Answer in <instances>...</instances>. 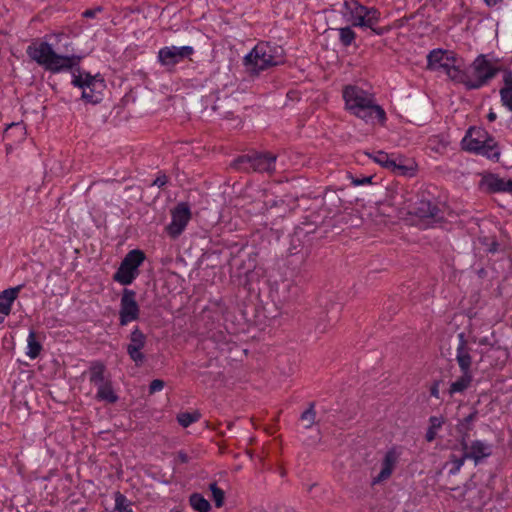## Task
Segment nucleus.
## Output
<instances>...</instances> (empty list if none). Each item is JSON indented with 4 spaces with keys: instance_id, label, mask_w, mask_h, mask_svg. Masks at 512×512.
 Segmentation results:
<instances>
[{
    "instance_id": "obj_46",
    "label": "nucleus",
    "mask_w": 512,
    "mask_h": 512,
    "mask_svg": "<svg viewBox=\"0 0 512 512\" xmlns=\"http://www.w3.org/2000/svg\"><path fill=\"white\" fill-rule=\"evenodd\" d=\"M487 119L489 122H494L497 119V114L490 109L489 113L487 114Z\"/></svg>"
},
{
    "instance_id": "obj_48",
    "label": "nucleus",
    "mask_w": 512,
    "mask_h": 512,
    "mask_svg": "<svg viewBox=\"0 0 512 512\" xmlns=\"http://www.w3.org/2000/svg\"><path fill=\"white\" fill-rule=\"evenodd\" d=\"M504 0H484L487 6L492 7L495 6L498 3L503 2Z\"/></svg>"
},
{
    "instance_id": "obj_50",
    "label": "nucleus",
    "mask_w": 512,
    "mask_h": 512,
    "mask_svg": "<svg viewBox=\"0 0 512 512\" xmlns=\"http://www.w3.org/2000/svg\"><path fill=\"white\" fill-rule=\"evenodd\" d=\"M479 343H480V344H486V343H487V339H486V338L481 339V340L479 341Z\"/></svg>"
},
{
    "instance_id": "obj_31",
    "label": "nucleus",
    "mask_w": 512,
    "mask_h": 512,
    "mask_svg": "<svg viewBox=\"0 0 512 512\" xmlns=\"http://www.w3.org/2000/svg\"><path fill=\"white\" fill-rule=\"evenodd\" d=\"M468 460L465 458L464 452H462L461 456H457L455 454H451L449 456V460L445 463V467L450 466V469L448 471L449 475H456L460 472L461 468L463 467L465 461Z\"/></svg>"
},
{
    "instance_id": "obj_19",
    "label": "nucleus",
    "mask_w": 512,
    "mask_h": 512,
    "mask_svg": "<svg viewBox=\"0 0 512 512\" xmlns=\"http://www.w3.org/2000/svg\"><path fill=\"white\" fill-rule=\"evenodd\" d=\"M501 105L512 112V71L503 70V86L499 90Z\"/></svg>"
},
{
    "instance_id": "obj_7",
    "label": "nucleus",
    "mask_w": 512,
    "mask_h": 512,
    "mask_svg": "<svg viewBox=\"0 0 512 512\" xmlns=\"http://www.w3.org/2000/svg\"><path fill=\"white\" fill-rule=\"evenodd\" d=\"M144 260L145 254L141 250L134 249L129 251L122 260L113 279L122 285H130L137 277L138 267Z\"/></svg>"
},
{
    "instance_id": "obj_47",
    "label": "nucleus",
    "mask_w": 512,
    "mask_h": 512,
    "mask_svg": "<svg viewBox=\"0 0 512 512\" xmlns=\"http://www.w3.org/2000/svg\"><path fill=\"white\" fill-rule=\"evenodd\" d=\"M12 128H17V129H19L21 132H22V130H23V128L20 126V124H18V123H11V124L7 127V129L5 130V135H7L8 130H9V129H12Z\"/></svg>"
},
{
    "instance_id": "obj_13",
    "label": "nucleus",
    "mask_w": 512,
    "mask_h": 512,
    "mask_svg": "<svg viewBox=\"0 0 512 512\" xmlns=\"http://www.w3.org/2000/svg\"><path fill=\"white\" fill-rule=\"evenodd\" d=\"M412 213L425 221L428 226L439 223L443 219V213L439 207L432 201L425 199L416 202Z\"/></svg>"
},
{
    "instance_id": "obj_24",
    "label": "nucleus",
    "mask_w": 512,
    "mask_h": 512,
    "mask_svg": "<svg viewBox=\"0 0 512 512\" xmlns=\"http://www.w3.org/2000/svg\"><path fill=\"white\" fill-rule=\"evenodd\" d=\"M105 369V365L102 362H93L90 367V382L97 387L101 386V384L108 383L109 381H105Z\"/></svg>"
},
{
    "instance_id": "obj_14",
    "label": "nucleus",
    "mask_w": 512,
    "mask_h": 512,
    "mask_svg": "<svg viewBox=\"0 0 512 512\" xmlns=\"http://www.w3.org/2000/svg\"><path fill=\"white\" fill-rule=\"evenodd\" d=\"M465 454V458L472 460L475 465L480 464L485 458L491 456L492 445L482 440H474L469 443L467 441V448H461Z\"/></svg>"
},
{
    "instance_id": "obj_11",
    "label": "nucleus",
    "mask_w": 512,
    "mask_h": 512,
    "mask_svg": "<svg viewBox=\"0 0 512 512\" xmlns=\"http://www.w3.org/2000/svg\"><path fill=\"white\" fill-rule=\"evenodd\" d=\"M171 222L166 227L167 233L172 238H177L185 230L191 219V210L187 202L178 203L171 211Z\"/></svg>"
},
{
    "instance_id": "obj_3",
    "label": "nucleus",
    "mask_w": 512,
    "mask_h": 512,
    "mask_svg": "<svg viewBox=\"0 0 512 512\" xmlns=\"http://www.w3.org/2000/svg\"><path fill=\"white\" fill-rule=\"evenodd\" d=\"M285 62V51L282 46L270 42L260 41L244 56L243 66L252 76H258L262 71L281 65Z\"/></svg>"
},
{
    "instance_id": "obj_28",
    "label": "nucleus",
    "mask_w": 512,
    "mask_h": 512,
    "mask_svg": "<svg viewBox=\"0 0 512 512\" xmlns=\"http://www.w3.org/2000/svg\"><path fill=\"white\" fill-rule=\"evenodd\" d=\"M189 504L197 512H209L211 510L210 502L200 493H192L189 496Z\"/></svg>"
},
{
    "instance_id": "obj_8",
    "label": "nucleus",
    "mask_w": 512,
    "mask_h": 512,
    "mask_svg": "<svg viewBox=\"0 0 512 512\" xmlns=\"http://www.w3.org/2000/svg\"><path fill=\"white\" fill-rule=\"evenodd\" d=\"M193 54L194 48L192 46H165L159 49L157 61L162 67L171 71L177 64L189 59Z\"/></svg>"
},
{
    "instance_id": "obj_10",
    "label": "nucleus",
    "mask_w": 512,
    "mask_h": 512,
    "mask_svg": "<svg viewBox=\"0 0 512 512\" xmlns=\"http://www.w3.org/2000/svg\"><path fill=\"white\" fill-rule=\"evenodd\" d=\"M367 155L383 168L401 176H413L415 168L411 165H404L401 159L394 158L388 153L379 150Z\"/></svg>"
},
{
    "instance_id": "obj_23",
    "label": "nucleus",
    "mask_w": 512,
    "mask_h": 512,
    "mask_svg": "<svg viewBox=\"0 0 512 512\" xmlns=\"http://www.w3.org/2000/svg\"><path fill=\"white\" fill-rule=\"evenodd\" d=\"M477 155L484 156L489 160L497 162L500 158V149L496 141L492 137H489L486 138L485 143L481 145V149H479Z\"/></svg>"
},
{
    "instance_id": "obj_4",
    "label": "nucleus",
    "mask_w": 512,
    "mask_h": 512,
    "mask_svg": "<svg viewBox=\"0 0 512 512\" xmlns=\"http://www.w3.org/2000/svg\"><path fill=\"white\" fill-rule=\"evenodd\" d=\"M349 11L348 21L351 22L353 27H360L363 29H370L375 35L382 36L390 31V27H378L381 13L374 7H367L357 1L351 4L345 3Z\"/></svg>"
},
{
    "instance_id": "obj_39",
    "label": "nucleus",
    "mask_w": 512,
    "mask_h": 512,
    "mask_svg": "<svg viewBox=\"0 0 512 512\" xmlns=\"http://www.w3.org/2000/svg\"><path fill=\"white\" fill-rule=\"evenodd\" d=\"M371 180H372L371 176H366V177H362V178H352V184L354 186L366 185V184L371 183Z\"/></svg>"
},
{
    "instance_id": "obj_5",
    "label": "nucleus",
    "mask_w": 512,
    "mask_h": 512,
    "mask_svg": "<svg viewBox=\"0 0 512 512\" xmlns=\"http://www.w3.org/2000/svg\"><path fill=\"white\" fill-rule=\"evenodd\" d=\"M488 54H479L468 67L469 90H478L487 86L502 70Z\"/></svg>"
},
{
    "instance_id": "obj_44",
    "label": "nucleus",
    "mask_w": 512,
    "mask_h": 512,
    "mask_svg": "<svg viewBox=\"0 0 512 512\" xmlns=\"http://www.w3.org/2000/svg\"><path fill=\"white\" fill-rule=\"evenodd\" d=\"M430 395L432 397L437 398V399L440 398V396H439V382L438 381L434 382L433 385L431 386V388H430Z\"/></svg>"
},
{
    "instance_id": "obj_20",
    "label": "nucleus",
    "mask_w": 512,
    "mask_h": 512,
    "mask_svg": "<svg viewBox=\"0 0 512 512\" xmlns=\"http://www.w3.org/2000/svg\"><path fill=\"white\" fill-rule=\"evenodd\" d=\"M23 285L10 287L0 292V313L8 316L11 312V306L17 299Z\"/></svg>"
},
{
    "instance_id": "obj_27",
    "label": "nucleus",
    "mask_w": 512,
    "mask_h": 512,
    "mask_svg": "<svg viewBox=\"0 0 512 512\" xmlns=\"http://www.w3.org/2000/svg\"><path fill=\"white\" fill-rule=\"evenodd\" d=\"M42 344L40 341L36 338V333L34 330H30L28 337H27V352L26 355L30 359H36L41 351H42Z\"/></svg>"
},
{
    "instance_id": "obj_18",
    "label": "nucleus",
    "mask_w": 512,
    "mask_h": 512,
    "mask_svg": "<svg viewBox=\"0 0 512 512\" xmlns=\"http://www.w3.org/2000/svg\"><path fill=\"white\" fill-rule=\"evenodd\" d=\"M478 414V410L473 408L471 413L458 421L456 431L459 435L458 442L461 448H467V441L470 438V432L474 429V422L478 419Z\"/></svg>"
},
{
    "instance_id": "obj_40",
    "label": "nucleus",
    "mask_w": 512,
    "mask_h": 512,
    "mask_svg": "<svg viewBox=\"0 0 512 512\" xmlns=\"http://www.w3.org/2000/svg\"><path fill=\"white\" fill-rule=\"evenodd\" d=\"M444 61H446L448 63L457 64L458 63V58H457V55L454 52L445 50Z\"/></svg>"
},
{
    "instance_id": "obj_37",
    "label": "nucleus",
    "mask_w": 512,
    "mask_h": 512,
    "mask_svg": "<svg viewBox=\"0 0 512 512\" xmlns=\"http://www.w3.org/2000/svg\"><path fill=\"white\" fill-rule=\"evenodd\" d=\"M165 386V383L163 380L160 379H154L151 381L149 385V392L151 394L161 391Z\"/></svg>"
},
{
    "instance_id": "obj_15",
    "label": "nucleus",
    "mask_w": 512,
    "mask_h": 512,
    "mask_svg": "<svg viewBox=\"0 0 512 512\" xmlns=\"http://www.w3.org/2000/svg\"><path fill=\"white\" fill-rule=\"evenodd\" d=\"M490 136L485 130L469 128L466 135L462 139V148L465 151L477 154L479 149H481V145H483L486 141V138Z\"/></svg>"
},
{
    "instance_id": "obj_29",
    "label": "nucleus",
    "mask_w": 512,
    "mask_h": 512,
    "mask_svg": "<svg viewBox=\"0 0 512 512\" xmlns=\"http://www.w3.org/2000/svg\"><path fill=\"white\" fill-rule=\"evenodd\" d=\"M444 424V418L442 416H431L429 418V427L425 434V439L427 442H432L435 440L437 436V431Z\"/></svg>"
},
{
    "instance_id": "obj_30",
    "label": "nucleus",
    "mask_w": 512,
    "mask_h": 512,
    "mask_svg": "<svg viewBox=\"0 0 512 512\" xmlns=\"http://www.w3.org/2000/svg\"><path fill=\"white\" fill-rule=\"evenodd\" d=\"M114 501H115L114 511H116V512H133V509H132L133 503L120 491L114 492Z\"/></svg>"
},
{
    "instance_id": "obj_43",
    "label": "nucleus",
    "mask_w": 512,
    "mask_h": 512,
    "mask_svg": "<svg viewBox=\"0 0 512 512\" xmlns=\"http://www.w3.org/2000/svg\"><path fill=\"white\" fill-rule=\"evenodd\" d=\"M502 193H512V178L503 179V191Z\"/></svg>"
},
{
    "instance_id": "obj_21",
    "label": "nucleus",
    "mask_w": 512,
    "mask_h": 512,
    "mask_svg": "<svg viewBox=\"0 0 512 512\" xmlns=\"http://www.w3.org/2000/svg\"><path fill=\"white\" fill-rule=\"evenodd\" d=\"M503 179L497 174L488 173L482 176L479 186L488 193H502Z\"/></svg>"
},
{
    "instance_id": "obj_42",
    "label": "nucleus",
    "mask_w": 512,
    "mask_h": 512,
    "mask_svg": "<svg viewBox=\"0 0 512 512\" xmlns=\"http://www.w3.org/2000/svg\"><path fill=\"white\" fill-rule=\"evenodd\" d=\"M456 64L454 63H448L446 61H442L440 65L437 67V69H442L446 75H448V71L452 70Z\"/></svg>"
},
{
    "instance_id": "obj_26",
    "label": "nucleus",
    "mask_w": 512,
    "mask_h": 512,
    "mask_svg": "<svg viewBox=\"0 0 512 512\" xmlns=\"http://www.w3.org/2000/svg\"><path fill=\"white\" fill-rule=\"evenodd\" d=\"M449 79H451L453 82L462 84L465 86L467 90H469V77H468V68L462 69L459 64H456L454 68L450 71H448Z\"/></svg>"
},
{
    "instance_id": "obj_16",
    "label": "nucleus",
    "mask_w": 512,
    "mask_h": 512,
    "mask_svg": "<svg viewBox=\"0 0 512 512\" xmlns=\"http://www.w3.org/2000/svg\"><path fill=\"white\" fill-rule=\"evenodd\" d=\"M400 456H401V448L400 447L394 446V447L390 448L386 452V454L383 458L381 471L379 472L377 477L374 478L373 483H379L381 481L388 479L391 476V474L394 470V467L397 464Z\"/></svg>"
},
{
    "instance_id": "obj_33",
    "label": "nucleus",
    "mask_w": 512,
    "mask_h": 512,
    "mask_svg": "<svg viewBox=\"0 0 512 512\" xmlns=\"http://www.w3.org/2000/svg\"><path fill=\"white\" fill-rule=\"evenodd\" d=\"M445 50L443 49H433L427 55V64L429 69H437L440 63L444 60Z\"/></svg>"
},
{
    "instance_id": "obj_35",
    "label": "nucleus",
    "mask_w": 512,
    "mask_h": 512,
    "mask_svg": "<svg viewBox=\"0 0 512 512\" xmlns=\"http://www.w3.org/2000/svg\"><path fill=\"white\" fill-rule=\"evenodd\" d=\"M315 404L314 402H311L309 404L308 409H306L302 414L300 419L305 422V428H311L313 424L315 423L316 418V412H315Z\"/></svg>"
},
{
    "instance_id": "obj_41",
    "label": "nucleus",
    "mask_w": 512,
    "mask_h": 512,
    "mask_svg": "<svg viewBox=\"0 0 512 512\" xmlns=\"http://www.w3.org/2000/svg\"><path fill=\"white\" fill-rule=\"evenodd\" d=\"M101 11H102L101 7H96L94 9H87L86 11L83 12V16L86 18H94L97 15V13H99Z\"/></svg>"
},
{
    "instance_id": "obj_34",
    "label": "nucleus",
    "mask_w": 512,
    "mask_h": 512,
    "mask_svg": "<svg viewBox=\"0 0 512 512\" xmlns=\"http://www.w3.org/2000/svg\"><path fill=\"white\" fill-rule=\"evenodd\" d=\"M201 417V414L199 412H193V413H190V412H183V413H180L178 414L177 416V420H178V423L186 428L188 426H190L191 424L197 422Z\"/></svg>"
},
{
    "instance_id": "obj_49",
    "label": "nucleus",
    "mask_w": 512,
    "mask_h": 512,
    "mask_svg": "<svg viewBox=\"0 0 512 512\" xmlns=\"http://www.w3.org/2000/svg\"><path fill=\"white\" fill-rule=\"evenodd\" d=\"M467 492V487L465 486V489L461 491V496L464 497Z\"/></svg>"
},
{
    "instance_id": "obj_2",
    "label": "nucleus",
    "mask_w": 512,
    "mask_h": 512,
    "mask_svg": "<svg viewBox=\"0 0 512 512\" xmlns=\"http://www.w3.org/2000/svg\"><path fill=\"white\" fill-rule=\"evenodd\" d=\"M345 110L370 126H384L387 115L377 103L375 95L356 85H347L342 90Z\"/></svg>"
},
{
    "instance_id": "obj_38",
    "label": "nucleus",
    "mask_w": 512,
    "mask_h": 512,
    "mask_svg": "<svg viewBox=\"0 0 512 512\" xmlns=\"http://www.w3.org/2000/svg\"><path fill=\"white\" fill-rule=\"evenodd\" d=\"M168 182V177L166 176V174L164 173H160L156 179L153 181V185L161 188L163 186H165Z\"/></svg>"
},
{
    "instance_id": "obj_9",
    "label": "nucleus",
    "mask_w": 512,
    "mask_h": 512,
    "mask_svg": "<svg viewBox=\"0 0 512 512\" xmlns=\"http://www.w3.org/2000/svg\"><path fill=\"white\" fill-rule=\"evenodd\" d=\"M140 308L136 301V293L130 289H124L120 299L119 325L127 326L129 323L138 320Z\"/></svg>"
},
{
    "instance_id": "obj_12",
    "label": "nucleus",
    "mask_w": 512,
    "mask_h": 512,
    "mask_svg": "<svg viewBox=\"0 0 512 512\" xmlns=\"http://www.w3.org/2000/svg\"><path fill=\"white\" fill-rule=\"evenodd\" d=\"M128 339L129 343L126 347L127 354L135 365L139 367L146 359L142 349L147 343V336L138 326H135L128 336Z\"/></svg>"
},
{
    "instance_id": "obj_22",
    "label": "nucleus",
    "mask_w": 512,
    "mask_h": 512,
    "mask_svg": "<svg viewBox=\"0 0 512 512\" xmlns=\"http://www.w3.org/2000/svg\"><path fill=\"white\" fill-rule=\"evenodd\" d=\"M461 373H462V375L450 384V387L448 389V394L451 397L457 393H463L471 385V382L473 380L472 373L471 372H461Z\"/></svg>"
},
{
    "instance_id": "obj_51",
    "label": "nucleus",
    "mask_w": 512,
    "mask_h": 512,
    "mask_svg": "<svg viewBox=\"0 0 512 512\" xmlns=\"http://www.w3.org/2000/svg\"><path fill=\"white\" fill-rule=\"evenodd\" d=\"M170 512H180V511H178V510H171Z\"/></svg>"
},
{
    "instance_id": "obj_1",
    "label": "nucleus",
    "mask_w": 512,
    "mask_h": 512,
    "mask_svg": "<svg viewBox=\"0 0 512 512\" xmlns=\"http://www.w3.org/2000/svg\"><path fill=\"white\" fill-rule=\"evenodd\" d=\"M26 54L32 61L53 74L72 71L71 83L82 90L81 98L90 104L101 102L102 91L105 88L104 79L99 74L93 76L89 72H81V56L58 54L46 41H33L27 46Z\"/></svg>"
},
{
    "instance_id": "obj_25",
    "label": "nucleus",
    "mask_w": 512,
    "mask_h": 512,
    "mask_svg": "<svg viewBox=\"0 0 512 512\" xmlns=\"http://www.w3.org/2000/svg\"><path fill=\"white\" fill-rule=\"evenodd\" d=\"M96 399L110 404L118 401V396L114 392L111 382L101 384V386L97 387Z\"/></svg>"
},
{
    "instance_id": "obj_17",
    "label": "nucleus",
    "mask_w": 512,
    "mask_h": 512,
    "mask_svg": "<svg viewBox=\"0 0 512 512\" xmlns=\"http://www.w3.org/2000/svg\"><path fill=\"white\" fill-rule=\"evenodd\" d=\"M472 348L468 345L464 333L458 334V346L456 348V361L461 372H471Z\"/></svg>"
},
{
    "instance_id": "obj_45",
    "label": "nucleus",
    "mask_w": 512,
    "mask_h": 512,
    "mask_svg": "<svg viewBox=\"0 0 512 512\" xmlns=\"http://www.w3.org/2000/svg\"><path fill=\"white\" fill-rule=\"evenodd\" d=\"M178 459L180 460V462L182 463H187L189 461V457L188 455L185 453V452H182L180 451L178 453Z\"/></svg>"
},
{
    "instance_id": "obj_32",
    "label": "nucleus",
    "mask_w": 512,
    "mask_h": 512,
    "mask_svg": "<svg viewBox=\"0 0 512 512\" xmlns=\"http://www.w3.org/2000/svg\"><path fill=\"white\" fill-rule=\"evenodd\" d=\"M336 30L339 33V41L343 47H349L354 43L356 34L351 26L340 27Z\"/></svg>"
},
{
    "instance_id": "obj_36",
    "label": "nucleus",
    "mask_w": 512,
    "mask_h": 512,
    "mask_svg": "<svg viewBox=\"0 0 512 512\" xmlns=\"http://www.w3.org/2000/svg\"><path fill=\"white\" fill-rule=\"evenodd\" d=\"M209 489L212 493V498L215 503V506L218 508L223 506L225 499L224 491L220 487H218L216 482L211 483L209 485Z\"/></svg>"
},
{
    "instance_id": "obj_6",
    "label": "nucleus",
    "mask_w": 512,
    "mask_h": 512,
    "mask_svg": "<svg viewBox=\"0 0 512 512\" xmlns=\"http://www.w3.org/2000/svg\"><path fill=\"white\" fill-rule=\"evenodd\" d=\"M277 155L271 152H254L236 158L232 166L244 172L272 173L276 169Z\"/></svg>"
}]
</instances>
